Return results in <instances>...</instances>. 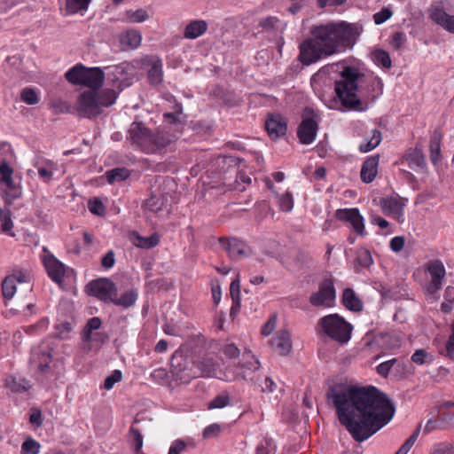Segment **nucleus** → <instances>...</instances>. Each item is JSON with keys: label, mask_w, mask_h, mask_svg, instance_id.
<instances>
[{"label": "nucleus", "mask_w": 454, "mask_h": 454, "mask_svg": "<svg viewBox=\"0 0 454 454\" xmlns=\"http://www.w3.org/2000/svg\"><path fill=\"white\" fill-rule=\"evenodd\" d=\"M364 76L357 69L351 67H343L340 78L335 82L334 90L342 106L354 111H364L362 100L358 98L360 78Z\"/></svg>", "instance_id": "20e7f679"}, {"label": "nucleus", "mask_w": 454, "mask_h": 454, "mask_svg": "<svg viewBox=\"0 0 454 454\" xmlns=\"http://www.w3.org/2000/svg\"><path fill=\"white\" fill-rule=\"evenodd\" d=\"M230 294L232 301H241L240 281L239 277L231 281L230 286Z\"/></svg>", "instance_id": "4d7b16f0"}, {"label": "nucleus", "mask_w": 454, "mask_h": 454, "mask_svg": "<svg viewBox=\"0 0 454 454\" xmlns=\"http://www.w3.org/2000/svg\"><path fill=\"white\" fill-rule=\"evenodd\" d=\"M85 69L84 66L77 64L65 74V77L72 84L82 85Z\"/></svg>", "instance_id": "2f4dec72"}, {"label": "nucleus", "mask_w": 454, "mask_h": 454, "mask_svg": "<svg viewBox=\"0 0 454 454\" xmlns=\"http://www.w3.org/2000/svg\"><path fill=\"white\" fill-rule=\"evenodd\" d=\"M335 296L333 281L331 278H325L320 283L318 290L311 294L309 302L314 307H331Z\"/></svg>", "instance_id": "1a4fd4ad"}, {"label": "nucleus", "mask_w": 454, "mask_h": 454, "mask_svg": "<svg viewBox=\"0 0 454 454\" xmlns=\"http://www.w3.org/2000/svg\"><path fill=\"white\" fill-rule=\"evenodd\" d=\"M361 27L346 21L315 24L309 35L299 45L298 59L309 66L352 47L361 33Z\"/></svg>", "instance_id": "f03ea898"}, {"label": "nucleus", "mask_w": 454, "mask_h": 454, "mask_svg": "<svg viewBox=\"0 0 454 454\" xmlns=\"http://www.w3.org/2000/svg\"><path fill=\"white\" fill-rule=\"evenodd\" d=\"M107 70V81L112 87L119 91L131 84L132 75L129 73L131 69L129 64L122 63L114 67H106Z\"/></svg>", "instance_id": "9b49d317"}, {"label": "nucleus", "mask_w": 454, "mask_h": 454, "mask_svg": "<svg viewBox=\"0 0 454 454\" xmlns=\"http://www.w3.org/2000/svg\"><path fill=\"white\" fill-rule=\"evenodd\" d=\"M430 454H454V448L449 443L441 442L433 447Z\"/></svg>", "instance_id": "680f3d73"}, {"label": "nucleus", "mask_w": 454, "mask_h": 454, "mask_svg": "<svg viewBox=\"0 0 454 454\" xmlns=\"http://www.w3.org/2000/svg\"><path fill=\"white\" fill-rule=\"evenodd\" d=\"M107 181L113 183L116 180H124L128 177L127 170L116 168L106 173Z\"/></svg>", "instance_id": "864d4df0"}, {"label": "nucleus", "mask_w": 454, "mask_h": 454, "mask_svg": "<svg viewBox=\"0 0 454 454\" xmlns=\"http://www.w3.org/2000/svg\"><path fill=\"white\" fill-rule=\"evenodd\" d=\"M447 426L444 424L443 421H442V418L439 415V418L437 419H429L424 428L425 433H430L434 429L437 428H445Z\"/></svg>", "instance_id": "69168bd1"}, {"label": "nucleus", "mask_w": 454, "mask_h": 454, "mask_svg": "<svg viewBox=\"0 0 454 454\" xmlns=\"http://www.w3.org/2000/svg\"><path fill=\"white\" fill-rule=\"evenodd\" d=\"M439 414L442 418V421H443L447 427L454 425V403H444L440 407Z\"/></svg>", "instance_id": "f704fd0d"}, {"label": "nucleus", "mask_w": 454, "mask_h": 454, "mask_svg": "<svg viewBox=\"0 0 454 454\" xmlns=\"http://www.w3.org/2000/svg\"><path fill=\"white\" fill-rule=\"evenodd\" d=\"M122 374L121 371L115 370L110 376H107L104 382V387L110 390L114 385L121 380Z\"/></svg>", "instance_id": "bf43d9fd"}, {"label": "nucleus", "mask_w": 454, "mask_h": 454, "mask_svg": "<svg viewBox=\"0 0 454 454\" xmlns=\"http://www.w3.org/2000/svg\"><path fill=\"white\" fill-rule=\"evenodd\" d=\"M342 303L348 310L359 312L363 309V303L351 288H346L342 294Z\"/></svg>", "instance_id": "cd10ccee"}, {"label": "nucleus", "mask_w": 454, "mask_h": 454, "mask_svg": "<svg viewBox=\"0 0 454 454\" xmlns=\"http://www.w3.org/2000/svg\"><path fill=\"white\" fill-rule=\"evenodd\" d=\"M420 430V426L413 432V434L404 442V443L396 451L397 454H407L415 443Z\"/></svg>", "instance_id": "8fccbe9b"}, {"label": "nucleus", "mask_w": 454, "mask_h": 454, "mask_svg": "<svg viewBox=\"0 0 454 454\" xmlns=\"http://www.w3.org/2000/svg\"><path fill=\"white\" fill-rule=\"evenodd\" d=\"M251 177L245 173H239L236 177V184L233 186L234 190L243 192L246 189V184H251Z\"/></svg>", "instance_id": "13d9d810"}, {"label": "nucleus", "mask_w": 454, "mask_h": 454, "mask_svg": "<svg viewBox=\"0 0 454 454\" xmlns=\"http://www.w3.org/2000/svg\"><path fill=\"white\" fill-rule=\"evenodd\" d=\"M129 435L134 450L138 453L143 446V436L140 431L133 426L129 428Z\"/></svg>", "instance_id": "49530a36"}, {"label": "nucleus", "mask_w": 454, "mask_h": 454, "mask_svg": "<svg viewBox=\"0 0 454 454\" xmlns=\"http://www.w3.org/2000/svg\"><path fill=\"white\" fill-rule=\"evenodd\" d=\"M411 361L421 365L432 361V356L423 348L417 349L411 356Z\"/></svg>", "instance_id": "a18cd8bd"}, {"label": "nucleus", "mask_w": 454, "mask_h": 454, "mask_svg": "<svg viewBox=\"0 0 454 454\" xmlns=\"http://www.w3.org/2000/svg\"><path fill=\"white\" fill-rule=\"evenodd\" d=\"M104 80L105 73L100 67H86L82 85L97 91L102 87Z\"/></svg>", "instance_id": "a211bd4d"}, {"label": "nucleus", "mask_w": 454, "mask_h": 454, "mask_svg": "<svg viewBox=\"0 0 454 454\" xmlns=\"http://www.w3.org/2000/svg\"><path fill=\"white\" fill-rule=\"evenodd\" d=\"M380 205L385 215H392L397 220H399L403 215L404 205L395 198H383L380 200Z\"/></svg>", "instance_id": "aec40b11"}, {"label": "nucleus", "mask_w": 454, "mask_h": 454, "mask_svg": "<svg viewBox=\"0 0 454 454\" xmlns=\"http://www.w3.org/2000/svg\"><path fill=\"white\" fill-rule=\"evenodd\" d=\"M141 41H142L141 34L135 29L128 30L121 37V43L123 45L129 46L132 49L138 47L141 43Z\"/></svg>", "instance_id": "72a5a7b5"}, {"label": "nucleus", "mask_w": 454, "mask_h": 454, "mask_svg": "<svg viewBox=\"0 0 454 454\" xmlns=\"http://www.w3.org/2000/svg\"><path fill=\"white\" fill-rule=\"evenodd\" d=\"M397 361L398 360L396 358H393L380 364L376 368L377 372L380 376L386 378L388 375L392 367L397 363Z\"/></svg>", "instance_id": "6e6d98bb"}, {"label": "nucleus", "mask_w": 454, "mask_h": 454, "mask_svg": "<svg viewBox=\"0 0 454 454\" xmlns=\"http://www.w3.org/2000/svg\"><path fill=\"white\" fill-rule=\"evenodd\" d=\"M393 12L388 8H382L373 15L375 24L380 25L391 18Z\"/></svg>", "instance_id": "052dcab7"}, {"label": "nucleus", "mask_w": 454, "mask_h": 454, "mask_svg": "<svg viewBox=\"0 0 454 454\" xmlns=\"http://www.w3.org/2000/svg\"><path fill=\"white\" fill-rule=\"evenodd\" d=\"M265 129L272 139H277L286 135L287 122L279 114H269L265 121Z\"/></svg>", "instance_id": "f3484780"}, {"label": "nucleus", "mask_w": 454, "mask_h": 454, "mask_svg": "<svg viewBox=\"0 0 454 454\" xmlns=\"http://www.w3.org/2000/svg\"><path fill=\"white\" fill-rule=\"evenodd\" d=\"M163 202L161 200L156 198L155 196H152L148 200H146L145 203V207L148 211L158 213L162 209Z\"/></svg>", "instance_id": "5fc2aeb1"}, {"label": "nucleus", "mask_w": 454, "mask_h": 454, "mask_svg": "<svg viewBox=\"0 0 454 454\" xmlns=\"http://www.w3.org/2000/svg\"><path fill=\"white\" fill-rule=\"evenodd\" d=\"M129 238L134 246L144 249L153 248L160 242V236L157 233H153L150 237L145 238L138 232L132 231Z\"/></svg>", "instance_id": "4be33fe9"}, {"label": "nucleus", "mask_w": 454, "mask_h": 454, "mask_svg": "<svg viewBox=\"0 0 454 454\" xmlns=\"http://www.w3.org/2000/svg\"><path fill=\"white\" fill-rule=\"evenodd\" d=\"M115 89L116 88L113 87L111 89L106 88L100 92L97 91V99L101 110H103L104 107H108L114 104L118 96V92Z\"/></svg>", "instance_id": "c756f323"}, {"label": "nucleus", "mask_w": 454, "mask_h": 454, "mask_svg": "<svg viewBox=\"0 0 454 454\" xmlns=\"http://www.w3.org/2000/svg\"><path fill=\"white\" fill-rule=\"evenodd\" d=\"M244 363L239 364L233 370V379H242L251 385H258L261 381L260 363L250 351L243 353Z\"/></svg>", "instance_id": "0eeeda50"}, {"label": "nucleus", "mask_w": 454, "mask_h": 454, "mask_svg": "<svg viewBox=\"0 0 454 454\" xmlns=\"http://www.w3.org/2000/svg\"><path fill=\"white\" fill-rule=\"evenodd\" d=\"M353 326L338 314H330L321 317L317 325V333L344 344L351 338Z\"/></svg>", "instance_id": "423d86ee"}, {"label": "nucleus", "mask_w": 454, "mask_h": 454, "mask_svg": "<svg viewBox=\"0 0 454 454\" xmlns=\"http://www.w3.org/2000/svg\"><path fill=\"white\" fill-rule=\"evenodd\" d=\"M185 447V442L181 439H177L172 442L168 454H181L184 450Z\"/></svg>", "instance_id": "774afa93"}, {"label": "nucleus", "mask_w": 454, "mask_h": 454, "mask_svg": "<svg viewBox=\"0 0 454 454\" xmlns=\"http://www.w3.org/2000/svg\"><path fill=\"white\" fill-rule=\"evenodd\" d=\"M443 297L444 301L441 305V309L444 313H450L452 310V304L454 303V286H447Z\"/></svg>", "instance_id": "ea45409f"}, {"label": "nucleus", "mask_w": 454, "mask_h": 454, "mask_svg": "<svg viewBox=\"0 0 454 454\" xmlns=\"http://www.w3.org/2000/svg\"><path fill=\"white\" fill-rule=\"evenodd\" d=\"M405 42H406L405 34L403 32L398 31L393 35L390 43L394 49L399 50L403 47V45L405 43Z\"/></svg>", "instance_id": "0e129e2a"}, {"label": "nucleus", "mask_w": 454, "mask_h": 454, "mask_svg": "<svg viewBox=\"0 0 454 454\" xmlns=\"http://www.w3.org/2000/svg\"><path fill=\"white\" fill-rule=\"evenodd\" d=\"M219 242L233 261H239L252 254L251 247L237 238H221Z\"/></svg>", "instance_id": "f8f14e48"}, {"label": "nucleus", "mask_w": 454, "mask_h": 454, "mask_svg": "<svg viewBox=\"0 0 454 454\" xmlns=\"http://www.w3.org/2000/svg\"><path fill=\"white\" fill-rule=\"evenodd\" d=\"M207 30V23L203 20H192L187 24L184 31V36L187 39H196L204 35Z\"/></svg>", "instance_id": "393cba45"}, {"label": "nucleus", "mask_w": 454, "mask_h": 454, "mask_svg": "<svg viewBox=\"0 0 454 454\" xmlns=\"http://www.w3.org/2000/svg\"><path fill=\"white\" fill-rule=\"evenodd\" d=\"M22 103L28 104V88H24L21 90L20 98L16 99L13 105L16 110H19L22 115L26 116L27 110L22 106Z\"/></svg>", "instance_id": "de8ad7c7"}, {"label": "nucleus", "mask_w": 454, "mask_h": 454, "mask_svg": "<svg viewBox=\"0 0 454 454\" xmlns=\"http://www.w3.org/2000/svg\"><path fill=\"white\" fill-rule=\"evenodd\" d=\"M175 112L163 114L164 124L154 130L141 121H134L129 129L128 139L130 143L147 154H165L174 151L185 126L182 120V106L176 105Z\"/></svg>", "instance_id": "7ed1b4c3"}, {"label": "nucleus", "mask_w": 454, "mask_h": 454, "mask_svg": "<svg viewBox=\"0 0 454 454\" xmlns=\"http://www.w3.org/2000/svg\"><path fill=\"white\" fill-rule=\"evenodd\" d=\"M88 208L90 213L96 215H102L105 213L106 207L103 202L98 199L94 198L88 202Z\"/></svg>", "instance_id": "3c124183"}, {"label": "nucleus", "mask_w": 454, "mask_h": 454, "mask_svg": "<svg viewBox=\"0 0 454 454\" xmlns=\"http://www.w3.org/2000/svg\"><path fill=\"white\" fill-rule=\"evenodd\" d=\"M404 160L407 162L409 168L415 171L422 169L425 165L422 152L419 149H410L405 155Z\"/></svg>", "instance_id": "c85d7f7f"}, {"label": "nucleus", "mask_w": 454, "mask_h": 454, "mask_svg": "<svg viewBox=\"0 0 454 454\" xmlns=\"http://www.w3.org/2000/svg\"><path fill=\"white\" fill-rule=\"evenodd\" d=\"M427 270L431 276V281L427 286V292L434 295L442 286V280L445 277V268L441 261L432 260L427 262Z\"/></svg>", "instance_id": "4468645a"}, {"label": "nucleus", "mask_w": 454, "mask_h": 454, "mask_svg": "<svg viewBox=\"0 0 454 454\" xmlns=\"http://www.w3.org/2000/svg\"><path fill=\"white\" fill-rule=\"evenodd\" d=\"M75 110L81 117L92 119L98 116L102 110L98 103L97 91L87 90L81 93L76 100Z\"/></svg>", "instance_id": "6e6552de"}, {"label": "nucleus", "mask_w": 454, "mask_h": 454, "mask_svg": "<svg viewBox=\"0 0 454 454\" xmlns=\"http://www.w3.org/2000/svg\"><path fill=\"white\" fill-rule=\"evenodd\" d=\"M15 155L10 144L0 143V184L4 191V200L7 205H11L14 200L21 195V189L12 180L13 170L11 164L14 161Z\"/></svg>", "instance_id": "39448f33"}, {"label": "nucleus", "mask_w": 454, "mask_h": 454, "mask_svg": "<svg viewBox=\"0 0 454 454\" xmlns=\"http://www.w3.org/2000/svg\"><path fill=\"white\" fill-rule=\"evenodd\" d=\"M271 347L281 356L287 355L292 349L290 333L286 330L278 331L270 340Z\"/></svg>", "instance_id": "6ab92c4d"}, {"label": "nucleus", "mask_w": 454, "mask_h": 454, "mask_svg": "<svg viewBox=\"0 0 454 454\" xmlns=\"http://www.w3.org/2000/svg\"><path fill=\"white\" fill-rule=\"evenodd\" d=\"M149 69L147 73L149 82L153 85H158L162 82V61L158 57H152L149 59Z\"/></svg>", "instance_id": "5701e85b"}, {"label": "nucleus", "mask_w": 454, "mask_h": 454, "mask_svg": "<svg viewBox=\"0 0 454 454\" xmlns=\"http://www.w3.org/2000/svg\"><path fill=\"white\" fill-rule=\"evenodd\" d=\"M309 113L313 114L311 110H309ZM317 129L316 115L312 114V116L305 117L302 120L297 129V137L301 144L309 145L315 140Z\"/></svg>", "instance_id": "2eb2a0df"}, {"label": "nucleus", "mask_w": 454, "mask_h": 454, "mask_svg": "<svg viewBox=\"0 0 454 454\" xmlns=\"http://www.w3.org/2000/svg\"><path fill=\"white\" fill-rule=\"evenodd\" d=\"M3 296L5 300H11L16 293V283L13 278L6 277L2 282Z\"/></svg>", "instance_id": "a19ab883"}, {"label": "nucleus", "mask_w": 454, "mask_h": 454, "mask_svg": "<svg viewBox=\"0 0 454 454\" xmlns=\"http://www.w3.org/2000/svg\"><path fill=\"white\" fill-rule=\"evenodd\" d=\"M356 261L362 267L367 268L372 264V257L367 249H361L357 252Z\"/></svg>", "instance_id": "603ef678"}, {"label": "nucleus", "mask_w": 454, "mask_h": 454, "mask_svg": "<svg viewBox=\"0 0 454 454\" xmlns=\"http://www.w3.org/2000/svg\"><path fill=\"white\" fill-rule=\"evenodd\" d=\"M220 432H221L220 425H218L216 423L211 424V425L207 426L203 430V437L206 438V439L214 438V437L218 436Z\"/></svg>", "instance_id": "338daca9"}, {"label": "nucleus", "mask_w": 454, "mask_h": 454, "mask_svg": "<svg viewBox=\"0 0 454 454\" xmlns=\"http://www.w3.org/2000/svg\"><path fill=\"white\" fill-rule=\"evenodd\" d=\"M420 430V426L413 432V434L404 442V443L396 451L397 454H407L415 443Z\"/></svg>", "instance_id": "09e8293b"}, {"label": "nucleus", "mask_w": 454, "mask_h": 454, "mask_svg": "<svg viewBox=\"0 0 454 454\" xmlns=\"http://www.w3.org/2000/svg\"><path fill=\"white\" fill-rule=\"evenodd\" d=\"M380 156L374 155L367 158L361 168V179L364 183L369 184L372 182L378 173Z\"/></svg>", "instance_id": "412c9836"}, {"label": "nucleus", "mask_w": 454, "mask_h": 454, "mask_svg": "<svg viewBox=\"0 0 454 454\" xmlns=\"http://www.w3.org/2000/svg\"><path fill=\"white\" fill-rule=\"evenodd\" d=\"M43 262L49 277L58 284L62 283L65 275V266L53 254H50L47 247H43Z\"/></svg>", "instance_id": "dca6fc26"}, {"label": "nucleus", "mask_w": 454, "mask_h": 454, "mask_svg": "<svg viewBox=\"0 0 454 454\" xmlns=\"http://www.w3.org/2000/svg\"><path fill=\"white\" fill-rule=\"evenodd\" d=\"M431 18L444 30L454 34V15H450L442 9H436L432 12Z\"/></svg>", "instance_id": "b1692460"}, {"label": "nucleus", "mask_w": 454, "mask_h": 454, "mask_svg": "<svg viewBox=\"0 0 454 454\" xmlns=\"http://www.w3.org/2000/svg\"><path fill=\"white\" fill-rule=\"evenodd\" d=\"M49 106L55 114H68L72 110L70 103L62 98L51 99Z\"/></svg>", "instance_id": "4c0bfd02"}, {"label": "nucleus", "mask_w": 454, "mask_h": 454, "mask_svg": "<svg viewBox=\"0 0 454 454\" xmlns=\"http://www.w3.org/2000/svg\"><path fill=\"white\" fill-rule=\"evenodd\" d=\"M278 202L282 211L290 212L294 207V198L290 192L278 195Z\"/></svg>", "instance_id": "79ce46f5"}, {"label": "nucleus", "mask_w": 454, "mask_h": 454, "mask_svg": "<svg viewBox=\"0 0 454 454\" xmlns=\"http://www.w3.org/2000/svg\"><path fill=\"white\" fill-rule=\"evenodd\" d=\"M341 426L352 438L362 442L386 426L395 408L386 394L376 387L335 384L326 392Z\"/></svg>", "instance_id": "f257e3e1"}, {"label": "nucleus", "mask_w": 454, "mask_h": 454, "mask_svg": "<svg viewBox=\"0 0 454 454\" xmlns=\"http://www.w3.org/2000/svg\"><path fill=\"white\" fill-rule=\"evenodd\" d=\"M381 142V133L378 129H372L370 139L359 145V149L363 153H367L376 148Z\"/></svg>", "instance_id": "c9c22d12"}, {"label": "nucleus", "mask_w": 454, "mask_h": 454, "mask_svg": "<svg viewBox=\"0 0 454 454\" xmlns=\"http://www.w3.org/2000/svg\"><path fill=\"white\" fill-rule=\"evenodd\" d=\"M5 385L12 393H22L27 389L26 379L20 376H8Z\"/></svg>", "instance_id": "473e14b6"}, {"label": "nucleus", "mask_w": 454, "mask_h": 454, "mask_svg": "<svg viewBox=\"0 0 454 454\" xmlns=\"http://www.w3.org/2000/svg\"><path fill=\"white\" fill-rule=\"evenodd\" d=\"M90 295L95 296L105 302H112L117 288L108 278H99L90 281L86 286Z\"/></svg>", "instance_id": "9d476101"}, {"label": "nucleus", "mask_w": 454, "mask_h": 454, "mask_svg": "<svg viewBox=\"0 0 454 454\" xmlns=\"http://www.w3.org/2000/svg\"><path fill=\"white\" fill-rule=\"evenodd\" d=\"M195 364L202 377H215L217 374L218 364L213 357H202Z\"/></svg>", "instance_id": "a878e982"}, {"label": "nucleus", "mask_w": 454, "mask_h": 454, "mask_svg": "<svg viewBox=\"0 0 454 454\" xmlns=\"http://www.w3.org/2000/svg\"><path fill=\"white\" fill-rule=\"evenodd\" d=\"M230 404V396L226 392H223L216 395L208 403V409H222Z\"/></svg>", "instance_id": "37998d69"}, {"label": "nucleus", "mask_w": 454, "mask_h": 454, "mask_svg": "<svg viewBox=\"0 0 454 454\" xmlns=\"http://www.w3.org/2000/svg\"><path fill=\"white\" fill-rule=\"evenodd\" d=\"M258 387L263 393H272L275 390L277 385L271 378L264 377V379L261 380V381L258 383Z\"/></svg>", "instance_id": "e2e57ef3"}, {"label": "nucleus", "mask_w": 454, "mask_h": 454, "mask_svg": "<svg viewBox=\"0 0 454 454\" xmlns=\"http://www.w3.org/2000/svg\"><path fill=\"white\" fill-rule=\"evenodd\" d=\"M34 167L37 168L39 176L45 183L51 180L53 172L57 170V164L50 160H36L34 162Z\"/></svg>", "instance_id": "bb28decb"}, {"label": "nucleus", "mask_w": 454, "mask_h": 454, "mask_svg": "<svg viewBox=\"0 0 454 454\" xmlns=\"http://www.w3.org/2000/svg\"><path fill=\"white\" fill-rule=\"evenodd\" d=\"M91 0H67V9L71 13L85 11Z\"/></svg>", "instance_id": "c03bdc74"}, {"label": "nucleus", "mask_w": 454, "mask_h": 454, "mask_svg": "<svg viewBox=\"0 0 454 454\" xmlns=\"http://www.w3.org/2000/svg\"><path fill=\"white\" fill-rule=\"evenodd\" d=\"M372 59L377 65H380L384 68H389L392 66L388 52L382 49H375L372 52Z\"/></svg>", "instance_id": "e433bc0d"}, {"label": "nucleus", "mask_w": 454, "mask_h": 454, "mask_svg": "<svg viewBox=\"0 0 454 454\" xmlns=\"http://www.w3.org/2000/svg\"><path fill=\"white\" fill-rule=\"evenodd\" d=\"M137 297L138 294L136 290H128L120 298L117 297V294H114L112 303L128 309L136 303Z\"/></svg>", "instance_id": "7c9ffc66"}, {"label": "nucleus", "mask_w": 454, "mask_h": 454, "mask_svg": "<svg viewBox=\"0 0 454 454\" xmlns=\"http://www.w3.org/2000/svg\"><path fill=\"white\" fill-rule=\"evenodd\" d=\"M335 217L345 223H350L354 231L360 236L366 234L364 217L357 208H341L335 213Z\"/></svg>", "instance_id": "ddd939ff"}, {"label": "nucleus", "mask_w": 454, "mask_h": 454, "mask_svg": "<svg viewBox=\"0 0 454 454\" xmlns=\"http://www.w3.org/2000/svg\"><path fill=\"white\" fill-rule=\"evenodd\" d=\"M149 19L148 12L144 9H137L136 11L126 12V20L130 23H140Z\"/></svg>", "instance_id": "58836bf2"}]
</instances>
